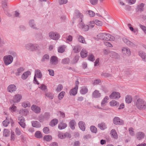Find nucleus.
<instances>
[{
  "label": "nucleus",
  "instance_id": "8fccbe9b",
  "mask_svg": "<svg viewBox=\"0 0 146 146\" xmlns=\"http://www.w3.org/2000/svg\"><path fill=\"white\" fill-rule=\"evenodd\" d=\"M49 55L46 54L44 55L41 61L42 62H44L49 58Z\"/></svg>",
  "mask_w": 146,
  "mask_h": 146
},
{
  "label": "nucleus",
  "instance_id": "774afa93",
  "mask_svg": "<svg viewBox=\"0 0 146 146\" xmlns=\"http://www.w3.org/2000/svg\"><path fill=\"white\" fill-rule=\"evenodd\" d=\"M95 24V23L94 21H91L89 22V26L90 27V28L91 27L92 28L94 27Z\"/></svg>",
  "mask_w": 146,
  "mask_h": 146
},
{
  "label": "nucleus",
  "instance_id": "ddd939ff",
  "mask_svg": "<svg viewBox=\"0 0 146 146\" xmlns=\"http://www.w3.org/2000/svg\"><path fill=\"white\" fill-rule=\"evenodd\" d=\"M80 28L84 31H88L89 28V26L87 25H85L82 21H81L80 23Z\"/></svg>",
  "mask_w": 146,
  "mask_h": 146
},
{
  "label": "nucleus",
  "instance_id": "603ef678",
  "mask_svg": "<svg viewBox=\"0 0 146 146\" xmlns=\"http://www.w3.org/2000/svg\"><path fill=\"white\" fill-rule=\"evenodd\" d=\"M39 88L42 90L44 91V92L47 91V87L44 84H41L40 87H39Z\"/></svg>",
  "mask_w": 146,
  "mask_h": 146
},
{
  "label": "nucleus",
  "instance_id": "5701e85b",
  "mask_svg": "<svg viewBox=\"0 0 146 146\" xmlns=\"http://www.w3.org/2000/svg\"><path fill=\"white\" fill-rule=\"evenodd\" d=\"M145 136V134L141 132H138L136 135L137 138L139 140H141Z\"/></svg>",
  "mask_w": 146,
  "mask_h": 146
},
{
  "label": "nucleus",
  "instance_id": "052dcab7",
  "mask_svg": "<svg viewBox=\"0 0 146 146\" xmlns=\"http://www.w3.org/2000/svg\"><path fill=\"white\" fill-rule=\"evenodd\" d=\"M58 136V137L61 139H63L65 138L64 133L61 132H59Z\"/></svg>",
  "mask_w": 146,
  "mask_h": 146
},
{
  "label": "nucleus",
  "instance_id": "c9c22d12",
  "mask_svg": "<svg viewBox=\"0 0 146 146\" xmlns=\"http://www.w3.org/2000/svg\"><path fill=\"white\" fill-rule=\"evenodd\" d=\"M35 137L37 138L40 139L42 137V135L39 131H36L35 134Z\"/></svg>",
  "mask_w": 146,
  "mask_h": 146
},
{
  "label": "nucleus",
  "instance_id": "9b49d317",
  "mask_svg": "<svg viewBox=\"0 0 146 146\" xmlns=\"http://www.w3.org/2000/svg\"><path fill=\"white\" fill-rule=\"evenodd\" d=\"M29 26L32 29L35 30H37L38 29L34 20L31 19L29 20Z\"/></svg>",
  "mask_w": 146,
  "mask_h": 146
},
{
  "label": "nucleus",
  "instance_id": "393cba45",
  "mask_svg": "<svg viewBox=\"0 0 146 146\" xmlns=\"http://www.w3.org/2000/svg\"><path fill=\"white\" fill-rule=\"evenodd\" d=\"M139 54L142 58L143 60L146 62V54L142 51H140L139 53Z\"/></svg>",
  "mask_w": 146,
  "mask_h": 146
},
{
  "label": "nucleus",
  "instance_id": "bb28decb",
  "mask_svg": "<svg viewBox=\"0 0 146 146\" xmlns=\"http://www.w3.org/2000/svg\"><path fill=\"white\" fill-rule=\"evenodd\" d=\"M87 52L84 49H83L80 52L81 57L82 58H84L87 56Z\"/></svg>",
  "mask_w": 146,
  "mask_h": 146
},
{
  "label": "nucleus",
  "instance_id": "a19ab883",
  "mask_svg": "<svg viewBox=\"0 0 146 146\" xmlns=\"http://www.w3.org/2000/svg\"><path fill=\"white\" fill-rule=\"evenodd\" d=\"M73 50L74 52L78 53L80 51V47L78 45H76L74 47Z\"/></svg>",
  "mask_w": 146,
  "mask_h": 146
},
{
  "label": "nucleus",
  "instance_id": "6e6d98bb",
  "mask_svg": "<svg viewBox=\"0 0 146 146\" xmlns=\"http://www.w3.org/2000/svg\"><path fill=\"white\" fill-rule=\"evenodd\" d=\"M15 139V135L13 132L11 131V140L14 141Z\"/></svg>",
  "mask_w": 146,
  "mask_h": 146
},
{
  "label": "nucleus",
  "instance_id": "a18cd8bd",
  "mask_svg": "<svg viewBox=\"0 0 146 146\" xmlns=\"http://www.w3.org/2000/svg\"><path fill=\"white\" fill-rule=\"evenodd\" d=\"M78 125L79 128H84L85 125V123L82 121H79Z\"/></svg>",
  "mask_w": 146,
  "mask_h": 146
},
{
  "label": "nucleus",
  "instance_id": "680f3d73",
  "mask_svg": "<svg viewBox=\"0 0 146 146\" xmlns=\"http://www.w3.org/2000/svg\"><path fill=\"white\" fill-rule=\"evenodd\" d=\"M98 128H106V126L104 123L102 122L100 124H98Z\"/></svg>",
  "mask_w": 146,
  "mask_h": 146
},
{
  "label": "nucleus",
  "instance_id": "864d4df0",
  "mask_svg": "<svg viewBox=\"0 0 146 146\" xmlns=\"http://www.w3.org/2000/svg\"><path fill=\"white\" fill-rule=\"evenodd\" d=\"M101 75L106 77H112V75L111 74L106 72L103 73L101 74Z\"/></svg>",
  "mask_w": 146,
  "mask_h": 146
},
{
  "label": "nucleus",
  "instance_id": "4c0bfd02",
  "mask_svg": "<svg viewBox=\"0 0 146 146\" xmlns=\"http://www.w3.org/2000/svg\"><path fill=\"white\" fill-rule=\"evenodd\" d=\"M108 99L109 98L108 96H106L104 97L101 102V105L102 106H104L105 104L107 102V101Z\"/></svg>",
  "mask_w": 146,
  "mask_h": 146
},
{
  "label": "nucleus",
  "instance_id": "dca6fc26",
  "mask_svg": "<svg viewBox=\"0 0 146 146\" xmlns=\"http://www.w3.org/2000/svg\"><path fill=\"white\" fill-rule=\"evenodd\" d=\"M58 58L56 56H53L51 57L50 62L52 64L56 65L58 64Z\"/></svg>",
  "mask_w": 146,
  "mask_h": 146
},
{
  "label": "nucleus",
  "instance_id": "cd10ccee",
  "mask_svg": "<svg viewBox=\"0 0 146 146\" xmlns=\"http://www.w3.org/2000/svg\"><path fill=\"white\" fill-rule=\"evenodd\" d=\"M125 101L126 103H130L132 101V98L131 96L130 95H127L125 98Z\"/></svg>",
  "mask_w": 146,
  "mask_h": 146
},
{
  "label": "nucleus",
  "instance_id": "473e14b6",
  "mask_svg": "<svg viewBox=\"0 0 146 146\" xmlns=\"http://www.w3.org/2000/svg\"><path fill=\"white\" fill-rule=\"evenodd\" d=\"M78 89L74 87V88L71 89L70 92V95L73 96L75 95L77 93Z\"/></svg>",
  "mask_w": 146,
  "mask_h": 146
},
{
  "label": "nucleus",
  "instance_id": "13d9d810",
  "mask_svg": "<svg viewBox=\"0 0 146 146\" xmlns=\"http://www.w3.org/2000/svg\"><path fill=\"white\" fill-rule=\"evenodd\" d=\"M31 106L30 103L27 102V103L25 102H23L22 104V106L24 108H26L27 107H30Z\"/></svg>",
  "mask_w": 146,
  "mask_h": 146
},
{
  "label": "nucleus",
  "instance_id": "a878e982",
  "mask_svg": "<svg viewBox=\"0 0 146 146\" xmlns=\"http://www.w3.org/2000/svg\"><path fill=\"white\" fill-rule=\"evenodd\" d=\"M33 127L36 128H40L41 127L40 124L39 122L36 121H32L31 122Z\"/></svg>",
  "mask_w": 146,
  "mask_h": 146
},
{
  "label": "nucleus",
  "instance_id": "3c124183",
  "mask_svg": "<svg viewBox=\"0 0 146 146\" xmlns=\"http://www.w3.org/2000/svg\"><path fill=\"white\" fill-rule=\"evenodd\" d=\"M78 41L82 43H84L85 41L84 38L82 36L79 35L78 37Z\"/></svg>",
  "mask_w": 146,
  "mask_h": 146
},
{
  "label": "nucleus",
  "instance_id": "2f4dec72",
  "mask_svg": "<svg viewBox=\"0 0 146 146\" xmlns=\"http://www.w3.org/2000/svg\"><path fill=\"white\" fill-rule=\"evenodd\" d=\"M88 92V89L85 86L82 87L80 90V92L82 94H85Z\"/></svg>",
  "mask_w": 146,
  "mask_h": 146
},
{
  "label": "nucleus",
  "instance_id": "20e7f679",
  "mask_svg": "<svg viewBox=\"0 0 146 146\" xmlns=\"http://www.w3.org/2000/svg\"><path fill=\"white\" fill-rule=\"evenodd\" d=\"M48 35L50 39L56 40H58L60 37V35L58 33L53 31L49 32Z\"/></svg>",
  "mask_w": 146,
  "mask_h": 146
},
{
  "label": "nucleus",
  "instance_id": "9d476101",
  "mask_svg": "<svg viewBox=\"0 0 146 146\" xmlns=\"http://www.w3.org/2000/svg\"><path fill=\"white\" fill-rule=\"evenodd\" d=\"M62 37L63 38L66 39V41L67 43L71 42L72 40V36L67 33L64 34L62 36Z\"/></svg>",
  "mask_w": 146,
  "mask_h": 146
},
{
  "label": "nucleus",
  "instance_id": "de8ad7c7",
  "mask_svg": "<svg viewBox=\"0 0 146 146\" xmlns=\"http://www.w3.org/2000/svg\"><path fill=\"white\" fill-rule=\"evenodd\" d=\"M110 105L111 106H115L119 105V104L115 100H112L110 103Z\"/></svg>",
  "mask_w": 146,
  "mask_h": 146
},
{
  "label": "nucleus",
  "instance_id": "b1692460",
  "mask_svg": "<svg viewBox=\"0 0 146 146\" xmlns=\"http://www.w3.org/2000/svg\"><path fill=\"white\" fill-rule=\"evenodd\" d=\"M145 5V4L143 3H141L137 6V11L142 12L143 11V7Z\"/></svg>",
  "mask_w": 146,
  "mask_h": 146
},
{
  "label": "nucleus",
  "instance_id": "f257e3e1",
  "mask_svg": "<svg viewBox=\"0 0 146 146\" xmlns=\"http://www.w3.org/2000/svg\"><path fill=\"white\" fill-rule=\"evenodd\" d=\"M97 37L100 40L111 41H114L115 39L113 36L109 34L104 33L99 34L97 35Z\"/></svg>",
  "mask_w": 146,
  "mask_h": 146
},
{
  "label": "nucleus",
  "instance_id": "423d86ee",
  "mask_svg": "<svg viewBox=\"0 0 146 146\" xmlns=\"http://www.w3.org/2000/svg\"><path fill=\"white\" fill-rule=\"evenodd\" d=\"M113 123L116 125H123L124 124V121L122 119H120L118 117H115L113 119Z\"/></svg>",
  "mask_w": 146,
  "mask_h": 146
},
{
  "label": "nucleus",
  "instance_id": "c03bdc74",
  "mask_svg": "<svg viewBox=\"0 0 146 146\" xmlns=\"http://www.w3.org/2000/svg\"><path fill=\"white\" fill-rule=\"evenodd\" d=\"M45 95L47 97L51 100L53 99L54 97L53 95L50 92L48 93H45Z\"/></svg>",
  "mask_w": 146,
  "mask_h": 146
},
{
  "label": "nucleus",
  "instance_id": "49530a36",
  "mask_svg": "<svg viewBox=\"0 0 146 146\" xmlns=\"http://www.w3.org/2000/svg\"><path fill=\"white\" fill-rule=\"evenodd\" d=\"M9 123V121L6 117V119L3 122V124L5 127H7Z\"/></svg>",
  "mask_w": 146,
  "mask_h": 146
},
{
  "label": "nucleus",
  "instance_id": "09e8293b",
  "mask_svg": "<svg viewBox=\"0 0 146 146\" xmlns=\"http://www.w3.org/2000/svg\"><path fill=\"white\" fill-rule=\"evenodd\" d=\"M89 60L93 62L95 60V58L94 56L92 54H89L88 56Z\"/></svg>",
  "mask_w": 146,
  "mask_h": 146
},
{
  "label": "nucleus",
  "instance_id": "5fc2aeb1",
  "mask_svg": "<svg viewBox=\"0 0 146 146\" xmlns=\"http://www.w3.org/2000/svg\"><path fill=\"white\" fill-rule=\"evenodd\" d=\"M63 88V86L62 84H59L57 87L56 89V91L58 92H59Z\"/></svg>",
  "mask_w": 146,
  "mask_h": 146
},
{
  "label": "nucleus",
  "instance_id": "c756f323",
  "mask_svg": "<svg viewBox=\"0 0 146 146\" xmlns=\"http://www.w3.org/2000/svg\"><path fill=\"white\" fill-rule=\"evenodd\" d=\"M24 70V68L23 67H20L17 69V72L15 73V74L17 76H19L20 75L21 72L23 71Z\"/></svg>",
  "mask_w": 146,
  "mask_h": 146
},
{
  "label": "nucleus",
  "instance_id": "37998d69",
  "mask_svg": "<svg viewBox=\"0 0 146 146\" xmlns=\"http://www.w3.org/2000/svg\"><path fill=\"white\" fill-rule=\"evenodd\" d=\"M52 136L49 135H46L44 136V139L46 141H50L52 139Z\"/></svg>",
  "mask_w": 146,
  "mask_h": 146
},
{
  "label": "nucleus",
  "instance_id": "79ce46f5",
  "mask_svg": "<svg viewBox=\"0 0 146 146\" xmlns=\"http://www.w3.org/2000/svg\"><path fill=\"white\" fill-rule=\"evenodd\" d=\"M65 94V92L64 91H62L60 92L58 96V98L59 99L61 100L64 97Z\"/></svg>",
  "mask_w": 146,
  "mask_h": 146
},
{
  "label": "nucleus",
  "instance_id": "338daca9",
  "mask_svg": "<svg viewBox=\"0 0 146 146\" xmlns=\"http://www.w3.org/2000/svg\"><path fill=\"white\" fill-rule=\"evenodd\" d=\"M95 24L98 26H101L102 25V22L98 19H96L95 20Z\"/></svg>",
  "mask_w": 146,
  "mask_h": 146
},
{
  "label": "nucleus",
  "instance_id": "e433bc0d",
  "mask_svg": "<svg viewBox=\"0 0 146 146\" xmlns=\"http://www.w3.org/2000/svg\"><path fill=\"white\" fill-rule=\"evenodd\" d=\"M111 134L113 138H116L117 137V134L115 130L112 129L111 131Z\"/></svg>",
  "mask_w": 146,
  "mask_h": 146
},
{
  "label": "nucleus",
  "instance_id": "f8f14e48",
  "mask_svg": "<svg viewBox=\"0 0 146 146\" xmlns=\"http://www.w3.org/2000/svg\"><path fill=\"white\" fill-rule=\"evenodd\" d=\"M17 90L16 86L14 84L10 85L7 87L8 92L12 93L15 91Z\"/></svg>",
  "mask_w": 146,
  "mask_h": 146
},
{
  "label": "nucleus",
  "instance_id": "69168bd1",
  "mask_svg": "<svg viewBox=\"0 0 146 146\" xmlns=\"http://www.w3.org/2000/svg\"><path fill=\"white\" fill-rule=\"evenodd\" d=\"M67 126V125L66 123H62L58 125V128H66Z\"/></svg>",
  "mask_w": 146,
  "mask_h": 146
},
{
  "label": "nucleus",
  "instance_id": "0eeeda50",
  "mask_svg": "<svg viewBox=\"0 0 146 146\" xmlns=\"http://www.w3.org/2000/svg\"><path fill=\"white\" fill-rule=\"evenodd\" d=\"M111 99H117L120 97V94L118 92H113L109 96Z\"/></svg>",
  "mask_w": 146,
  "mask_h": 146
},
{
  "label": "nucleus",
  "instance_id": "2eb2a0df",
  "mask_svg": "<svg viewBox=\"0 0 146 146\" xmlns=\"http://www.w3.org/2000/svg\"><path fill=\"white\" fill-rule=\"evenodd\" d=\"M31 109L36 113H39L40 112L41 109L40 108L36 105H33L31 107Z\"/></svg>",
  "mask_w": 146,
  "mask_h": 146
},
{
  "label": "nucleus",
  "instance_id": "bf43d9fd",
  "mask_svg": "<svg viewBox=\"0 0 146 146\" xmlns=\"http://www.w3.org/2000/svg\"><path fill=\"white\" fill-rule=\"evenodd\" d=\"M79 57V56H76L74 59L73 60L72 63L74 64L76 63L78 60Z\"/></svg>",
  "mask_w": 146,
  "mask_h": 146
},
{
  "label": "nucleus",
  "instance_id": "6e6552de",
  "mask_svg": "<svg viewBox=\"0 0 146 146\" xmlns=\"http://www.w3.org/2000/svg\"><path fill=\"white\" fill-rule=\"evenodd\" d=\"M122 39L123 42L126 43L128 46L133 48L136 46V45L135 44L131 42L126 38H123Z\"/></svg>",
  "mask_w": 146,
  "mask_h": 146
},
{
  "label": "nucleus",
  "instance_id": "ea45409f",
  "mask_svg": "<svg viewBox=\"0 0 146 146\" xmlns=\"http://www.w3.org/2000/svg\"><path fill=\"white\" fill-rule=\"evenodd\" d=\"M76 124V122L74 120H72L69 122V126L71 128H75L74 125Z\"/></svg>",
  "mask_w": 146,
  "mask_h": 146
},
{
  "label": "nucleus",
  "instance_id": "4be33fe9",
  "mask_svg": "<svg viewBox=\"0 0 146 146\" xmlns=\"http://www.w3.org/2000/svg\"><path fill=\"white\" fill-rule=\"evenodd\" d=\"M31 74V72L29 71H27L24 72L21 76V78L24 80L26 79L29 75Z\"/></svg>",
  "mask_w": 146,
  "mask_h": 146
},
{
  "label": "nucleus",
  "instance_id": "58836bf2",
  "mask_svg": "<svg viewBox=\"0 0 146 146\" xmlns=\"http://www.w3.org/2000/svg\"><path fill=\"white\" fill-rule=\"evenodd\" d=\"M70 62V59L68 58H65L62 60L61 63L64 64H68Z\"/></svg>",
  "mask_w": 146,
  "mask_h": 146
},
{
  "label": "nucleus",
  "instance_id": "aec40b11",
  "mask_svg": "<svg viewBox=\"0 0 146 146\" xmlns=\"http://www.w3.org/2000/svg\"><path fill=\"white\" fill-rule=\"evenodd\" d=\"M38 78H41L42 77V74L40 71L39 69L35 70V76Z\"/></svg>",
  "mask_w": 146,
  "mask_h": 146
},
{
  "label": "nucleus",
  "instance_id": "7c9ffc66",
  "mask_svg": "<svg viewBox=\"0 0 146 146\" xmlns=\"http://www.w3.org/2000/svg\"><path fill=\"white\" fill-rule=\"evenodd\" d=\"M29 112L28 110L26 109H21L19 111V113L24 115H26Z\"/></svg>",
  "mask_w": 146,
  "mask_h": 146
},
{
  "label": "nucleus",
  "instance_id": "6ab92c4d",
  "mask_svg": "<svg viewBox=\"0 0 146 146\" xmlns=\"http://www.w3.org/2000/svg\"><path fill=\"white\" fill-rule=\"evenodd\" d=\"M18 120L20 121L19 122V124L23 128H24L25 126V124L24 122L25 121V119L24 117L22 116L19 117L18 118Z\"/></svg>",
  "mask_w": 146,
  "mask_h": 146
},
{
  "label": "nucleus",
  "instance_id": "1a4fd4ad",
  "mask_svg": "<svg viewBox=\"0 0 146 146\" xmlns=\"http://www.w3.org/2000/svg\"><path fill=\"white\" fill-rule=\"evenodd\" d=\"M22 98V96L21 94H17L13 96V101L14 103H18L20 102Z\"/></svg>",
  "mask_w": 146,
  "mask_h": 146
},
{
  "label": "nucleus",
  "instance_id": "f3484780",
  "mask_svg": "<svg viewBox=\"0 0 146 146\" xmlns=\"http://www.w3.org/2000/svg\"><path fill=\"white\" fill-rule=\"evenodd\" d=\"M111 58L115 59H119L120 56L117 53L112 51H110Z\"/></svg>",
  "mask_w": 146,
  "mask_h": 146
},
{
  "label": "nucleus",
  "instance_id": "72a5a7b5",
  "mask_svg": "<svg viewBox=\"0 0 146 146\" xmlns=\"http://www.w3.org/2000/svg\"><path fill=\"white\" fill-rule=\"evenodd\" d=\"M10 134V131L7 129H5L3 131V135L5 137H8L9 136Z\"/></svg>",
  "mask_w": 146,
  "mask_h": 146
},
{
  "label": "nucleus",
  "instance_id": "412c9836",
  "mask_svg": "<svg viewBox=\"0 0 146 146\" xmlns=\"http://www.w3.org/2000/svg\"><path fill=\"white\" fill-rule=\"evenodd\" d=\"M101 96V94L97 90H95L92 93V97L95 98H98Z\"/></svg>",
  "mask_w": 146,
  "mask_h": 146
},
{
  "label": "nucleus",
  "instance_id": "e2e57ef3",
  "mask_svg": "<svg viewBox=\"0 0 146 146\" xmlns=\"http://www.w3.org/2000/svg\"><path fill=\"white\" fill-rule=\"evenodd\" d=\"M68 2V0H59L58 3L60 5L66 4Z\"/></svg>",
  "mask_w": 146,
  "mask_h": 146
},
{
  "label": "nucleus",
  "instance_id": "0e129e2a",
  "mask_svg": "<svg viewBox=\"0 0 146 146\" xmlns=\"http://www.w3.org/2000/svg\"><path fill=\"white\" fill-rule=\"evenodd\" d=\"M38 119L39 121L40 122H43L44 119H45L44 116L43 115H40L39 117H38Z\"/></svg>",
  "mask_w": 146,
  "mask_h": 146
},
{
  "label": "nucleus",
  "instance_id": "f03ea898",
  "mask_svg": "<svg viewBox=\"0 0 146 146\" xmlns=\"http://www.w3.org/2000/svg\"><path fill=\"white\" fill-rule=\"evenodd\" d=\"M135 105L139 110H143L146 109V103L142 99L139 98L135 102Z\"/></svg>",
  "mask_w": 146,
  "mask_h": 146
},
{
  "label": "nucleus",
  "instance_id": "c85d7f7f",
  "mask_svg": "<svg viewBox=\"0 0 146 146\" xmlns=\"http://www.w3.org/2000/svg\"><path fill=\"white\" fill-rule=\"evenodd\" d=\"M58 123V120L54 119L52 120L50 123V125L52 127H53L56 125Z\"/></svg>",
  "mask_w": 146,
  "mask_h": 146
},
{
  "label": "nucleus",
  "instance_id": "f704fd0d",
  "mask_svg": "<svg viewBox=\"0 0 146 146\" xmlns=\"http://www.w3.org/2000/svg\"><path fill=\"white\" fill-rule=\"evenodd\" d=\"M8 3V1L7 0H2L1 4L2 6L3 9L6 8L7 6V4Z\"/></svg>",
  "mask_w": 146,
  "mask_h": 146
},
{
  "label": "nucleus",
  "instance_id": "4d7b16f0",
  "mask_svg": "<svg viewBox=\"0 0 146 146\" xmlns=\"http://www.w3.org/2000/svg\"><path fill=\"white\" fill-rule=\"evenodd\" d=\"M64 46H63L59 47L58 49V51L59 52L62 53L64 51Z\"/></svg>",
  "mask_w": 146,
  "mask_h": 146
},
{
  "label": "nucleus",
  "instance_id": "a211bd4d",
  "mask_svg": "<svg viewBox=\"0 0 146 146\" xmlns=\"http://www.w3.org/2000/svg\"><path fill=\"white\" fill-rule=\"evenodd\" d=\"M83 17V15L78 11H76L74 15L73 18L76 19L80 17L82 20Z\"/></svg>",
  "mask_w": 146,
  "mask_h": 146
},
{
  "label": "nucleus",
  "instance_id": "4468645a",
  "mask_svg": "<svg viewBox=\"0 0 146 146\" xmlns=\"http://www.w3.org/2000/svg\"><path fill=\"white\" fill-rule=\"evenodd\" d=\"M122 53L127 56H129L131 53L130 49L127 47H124L122 50Z\"/></svg>",
  "mask_w": 146,
  "mask_h": 146
},
{
  "label": "nucleus",
  "instance_id": "39448f33",
  "mask_svg": "<svg viewBox=\"0 0 146 146\" xmlns=\"http://www.w3.org/2000/svg\"><path fill=\"white\" fill-rule=\"evenodd\" d=\"M38 48V45L37 44H33L31 43H28L25 45V48L28 50L34 51L36 50Z\"/></svg>",
  "mask_w": 146,
  "mask_h": 146
},
{
  "label": "nucleus",
  "instance_id": "7ed1b4c3",
  "mask_svg": "<svg viewBox=\"0 0 146 146\" xmlns=\"http://www.w3.org/2000/svg\"><path fill=\"white\" fill-rule=\"evenodd\" d=\"M13 58L10 55L5 56L3 58L4 63L7 66L11 64L13 62Z\"/></svg>",
  "mask_w": 146,
  "mask_h": 146
}]
</instances>
